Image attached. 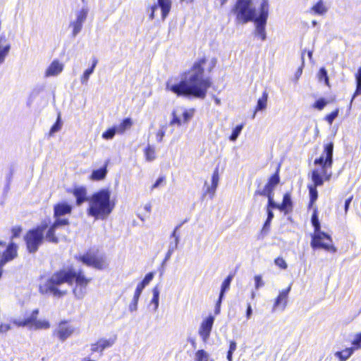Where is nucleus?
<instances>
[{
    "label": "nucleus",
    "instance_id": "1",
    "mask_svg": "<svg viewBox=\"0 0 361 361\" xmlns=\"http://www.w3.org/2000/svg\"><path fill=\"white\" fill-rule=\"evenodd\" d=\"M205 63L206 59L202 58L195 62L188 73H184L180 79L169 78L166 83V89L178 97L204 99L212 85L209 78H204Z\"/></svg>",
    "mask_w": 361,
    "mask_h": 361
},
{
    "label": "nucleus",
    "instance_id": "2",
    "mask_svg": "<svg viewBox=\"0 0 361 361\" xmlns=\"http://www.w3.org/2000/svg\"><path fill=\"white\" fill-rule=\"evenodd\" d=\"M91 279L85 276L82 269L76 271L73 267L61 269L54 272L46 281L39 286V292L42 295H51L56 298H61L67 294V290L59 289L63 283L73 285L75 281L77 286L73 293L77 299H82L85 295V287L90 282Z\"/></svg>",
    "mask_w": 361,
    "mask_h": 361
},
{
    "label": "nucleus",
    "instance_id": "3",
    "mask_svg": "<svg viewBox=\"0 0 361 361\" xmlns=\"http://www.w3.org/2000/svg\"><path fill=\"white\" fill-rule=\"evenodd\" d=\"M334 143L330 142L324 146V150L321 156L316 158L314 164L320 169H314L312 171L311 178L313 185H308L310 200L316 202L318 198L317 187L322 186L324 180H329L332 176L331 169L333 165Z\"/></svg>",
    "mask_w": 361,
    "mask_h": 361
},
{
    "label": "nucleus",
    "instance_id": "4",
    "mask_svg": "<svg viewBox=\"0 0 361 361\" xmlns=\"http://www.w3.org/2000/svg\"><path fill=\"white\" fill-rule=\"evenodd\" d=\"M114 207L115 203L111 200L110 190L101 189L90 197L87 213L95 219L104 220L112 212Z\"/></svg>",
    "mask_w": 361,
    "mask_h": 361
},
{
    "label": "nucleus",
    "instance_id": "5",
    "mask_svg": "<svg viewBox=\"0 0 361 361\" xmlns=\"http://www.w3.org/2000/svg\"><path fill=\"white\" fill-rule=\"evenodd\" d=\"M73 207L66 202H60L54 206L53 217L54 221H51L48 231H47V238L53 242L54 244L59 243V238L56 235V231L65 226L70 224L68 218L66 215L72 213Z\"/></svg>",
    "mask_w": 361,
    "mask_h": 361
},
{
    "label": "nucleus",
    "instance_id": "6",
    "mask_svg": "<svg viewBox=\"0 0 361 361\" xmlns=\"http://www.w3.org/2000/svg\"><path fill=\"white\" fill-rule=\"evenodd\" d=\"M311 224L314 227V233L311 235L310 246L313 250L324 249L334 253L337 249L332 244L330 235L321 230L317 209L315 208L311 216Z\"/></svg>",
    "mask_w": 361,
    "mask_h": 361
},
{
    "label": "nucleus",
    "instance_id": "7",
    "mask_svg": "<svg viewBox=\"0 0 361 361\" xmlns=\"http://www.w3.org/2000/svg\"><path fill=\"white\" fill-rule=\"evenodd\" d=\"M50 224L51 219H45L36 227L30 229L26 233L24 240L29 253H35L44 240L53 243L47 238V232L45 233V231H48Z\"/></svg>",
    "mask_w": 361,
    "mask_h": 361
},
{
    "label": "nucleus",
    "instance_id": "8",
    "mask_svg": "<svg viewBox=\"0 0 361 361\" xmlns=\"http://www.w3.org/2000/svg\"><path fill=\"white\" fill-rule=\"evenodd\" d=\"M238 24H246L258 17L253 0H237L231 9Z\"/></svg>",
    "mask_w": 361,
    "mask_h": 361
},
{
    "label": "nucleus",
    "instance_id": "9",
    "mask_svg": "<svg viewBox=\"0 0 361 361\" xmlns=\"http://www.w3.org/2000/svg\"><path fill=\"white\" fill-rule=\"evenodd\" d=\"M269 0H262L258 9V17L252 22L255 23V35L259 37L262 41L267 39L266 25L269 17Z\"/></svg>",
    "mask_w": 361,
    "mask_h": 361
},
{
    "label": "nucleus",
    "instance_id": "10",
    "mask_svg": "<svg viewBox=\"0 0 361 361\" xmlns=\"http://www.w3.org/2000/svg\"><path fill=\"white\" fill-rule=\"evenodd\" d=\"M89 9L86 5L75 13V19L71 21L69 27L72 28V37H75L82 30L83 24L85 22Z\"/></svg>",
    "mask_w": 361,
    "mask_h": 361
},
{
    "label": "nucleus",
    "instance_id": "11",
    "mask_svg": "<svg viewBox=\"0 0 361 361\" xmlns=\"http://www.w3.org/2000/svg\"><path fill=\"white\" fill-rule=\"evenodd\" d=\"M83 264L88 267H92L97 269L102 270L106 267L105 257L103 256H95L89 252L75 257Z\"/></svg>",
    "mask_w": 361,
    "mask_h": 361
},
{
    "label": "nucleus",
    "instance_id": "12",
    "mask_svg": "<svg viewBox=\"0 0 361 361\" xmlns=\"http://www.w3.org/2000/svg\"><path fill=\"white\" fill-rule=\"evenodd\" d=\"M159 8L161 11V18L163 20L169 15L171 8V0H157V4H154L150 7V13L149 15V19L152 20L154 18L155 11Z\"/></svg>",
    "mask_w": 361,
    "mask_h": 361
},
{
    "label": "nucleus",
    "instance_id": "13",
    "mask_svg": "<svg viewBox=\"0 0 361 361\" xmlns=\"http://www.w3.org/2000/svg\"><path fill=\"white\" fill-rule=\"evenodd\" d=\"M279 169L276 170V171L270 176L268 180V182L265 185L263 189L257 190L255 192V195H271L274 194V190L276 185L280 182V176H279Z\"/></svg>",
    "mask_w": 361,
    "mask_h": 361
},
{
    "label": "nucleus",
    "instance_id": "14",
    "mask_svg": "<svg viewBox=\"0 0 361 361\" xmlns=\"http://www.w3.org/2000/svg\"><path fill=\"white\" fill-rule=\"evenodd\" d=\"M214 322V317L212 315L208 316L202 321L199 329V334L204 341H207L209 338Z\"/></svg>",
    "mask_w": 361,
    "mask_h": 361
},
{
    "label": "nucleus",
    "instance_id": "15",
    "mask_svg": "<svg viewBox=\"0 0 361 361\" xmlns=\"http://www.w3.org/2000/svg\"><path fill=\"white\" fill-rule=\"evenodd\" d=\"M72 193L75 197L76 205L80 207L84 202H89L90 197L87 196V189L83 186H78L73 188Z\"/></svg>",
    "mask_w": 361,
    "mask_h": 361
},
{
    "label": "nucleus",
    "instance_id": "16",
    "mask_svg": "<svg viewBox=\"0 0 361 361\" xmlns=\"http://www.w3.org/2000/svg\"><path fill=\"white\" fill-rule=\"evenodd\" d=\"M66 324V322H61L56 330V334L61 341H66L74 331V329L72 326H67Z\"/></svg>",
    "mask_w": 361,
    "mask_h": 361
},
{
    "label": "nucleus",
    "instance_id": "17",
    "mask_svg": "<svg viewBox=\"0 0 361 361\" xmlns=\"http://www.w3.org/2000/svg\"><path fill=\"white\" fill-rule=\"evenodd\" d=\"M290 286H289L287 288L282 290L278 297L276 298L274 307H273V311H274L277 307H280L281 305L282 310H283L287 305V300H288V296L290 291Z\"/></svg>",
    "mask_w": 361,
    "mask_h": 361
},
{
    "label": "nucleus",
    "instance_id": "18",
    "mask_svg": "<svg viewBox=\"0 0 361 361\" xmlns=\"http://www.w3.org/2000/svg\"><path fill=\"white\" fill-rule=\"evenodd\" d=\"M293 201L290 192L283 195L282 202L280 204V212L284 213L285 215L288 214L293 210Z\"/></svg>",
    "mask_w": 361,
    "mask_h": 361
},
{
    "label": "nucleus",
    "instance_id": "19",
    "mask_svg": "<svg viewBox=\"0 0 361 361\" xmlns=\"http://www.w3.org/2000/svg\"><path fill=\"white\" fill-rule=\"evenodd\" d=\"M63 65L58 60H54L49 66L45 72L46 77L56 76L62 72Z\"/></svg>",
    "mask_w": 361,
    "mask_h": 361
},
{
    "label": "nucleus",
    "instance_id": "20",
    "mask_svg": "<svg viewBox=\"0 0 361 361\" xmlns=\"http://www.w3.org/2000/svg\"><path fill=\"white\" fill-rule=\"evenodd\" d=\"M109 161V159L106 160L102 167L93 170L91 173L90 178L93 180H101L104 179L107 174V166Z\"/></svg>",
    "mask_w": 361,
    "mask_h": 361
},
{
    "label": "nucleus",
    "instance_id": "21",
    "mask_svg": "<svg viewBox=\"0 0 361 361\" xmlns=\"http://www.w3.org/2000/svg\"><path fill=\"white\" fill-rule=\"evenodd\" d=\"M268 92L264 90L262 93L261 97H259L257 100V106L255 107V111L252 116V118L254 119L256 116L257 111H262L266 109L267 105L268 100Z\"/></svg>",
    "mask_w": 361,
    "mask_h": 361
},
{
    "label": "nucleus",
    "instance_id": "22",
    "mask_svg": "<svg viewBox=\"0 0 361 361\" xmlns=\"http://www.w3.org/2000/svg\"><path fill=\"white\" fill-rule=\"evenodd\" d=\"M114 344V341L107 340V339H100L96 343L92 344L91 350L92 352H100L111 347Z\"/></svg>",
    "mask_w": 361,
    "mask_h": 361
},
{
    "label": "nucleus",
    "instance_id": "23",
    "mask_svg": "<svg viewBox=\"0 0 361 361\" xmlns=\"http://www.w3.org/2000/svg\"><path fill=\"white\" fill-rule=\"evenodd\" d=\"M355 349L352 347L346 348L341 351H337L335 353V356L339 359L340 361H346L354 353Z\"/></svg>",
    "mask_w": 361,
    "mask_h": 361
},
{
    "label": "nucleus",
    "instance_id": "24",
    "mask_svg": "<svg viewBox=\"0 0 361 361\" xmlns=\"http://www.w3.org/2000/svg\"><path fill=\"white\" fill-rule=\"evenodd\" d=\"M2 255L8 258L10 261L17 256V246L14 243H9L2 253Z\"/></svg>",
    "mask_w": 361,
    "mask_h": 361
},
{
    "label": "nucleus",
    "instance_id": "25",
    "mask_svg": "<svg viewBox=\"0 0 361 361\" xmlns=\"http://www.w3.org/2000/svg\"><path fill=\"white\" fill-rule=\"evenodd\" d=\"M133 126V121L130 118H124L119 125L115 126L118 133L123 134L126 130Z\"/></svg>",
    "mask_w": 361,
    "mask_h": 361
},
{
    "label": "nucleus",
    "instance_id": "26",
    "mask_svg": "<svg viewBox=\"0 0 361 361\" xmlns=\"http://www.w3.org/2000/svg\"><path fill=\"white\" fill-rule=\"evenodd\" d=\"M233 276L229 274L223 281L219 293L220 298H224L226 293L229 290Z\"/></svg>",
    "mask_w": 361,
    "mask_h": 361
},
{
    "label": "nucleus",
    "instance_id": "27",
    "mask_svg": "<svg viewBox=\"0 0 361 361\" xmlns=\"http://www.w3.org/2000/svg\"><path fill=\"white\" fill-rule=\"evenodd\" d=\"M39 314L38 309H35L32 312L30 317L25 318L23 321L19 323L20 326H25L27 325L33 324L35 323L37 317Z\"/></svg>",
    "mask_w": 361,
    "mask_h": 361
},
{
    "label": "nucleus",
    "instance_id": "28",
    "mask_svg": "<svg viewBox=\"0 0 361 361\" xmlns=\"http://www.w3.org/2000/svg\"><path fill=\"white\" fill-rule=\"evenodd\" d=\"M159 294H160V291H159V289L158 288V286H155L153 289H152V298L151 300V302H150V305H152L154 307H153V310L155 312L157 310L158 307H159Z\"/></svg>",
    "mask_w": 361,
    "mask_h": 361
},
{
    "label": "nucleus",
    "instance_id": "29",
    "mask_svg": "<svg viewBox=\"0 0 361 361\" xmlns=\"http://www.w3.org/2000/svg\"><path fill=\"white\" fill-rule=\"evenodd\" d=\"M312 11L317 15L322 16L327 12V8L324 5L322 0H319L312 7Z\"/></svg>",
    "mask_w": 361,
    "mask_h": 361
},
{
    "label": "nucleus",
    "instance_id": "30",
    "mask_svg": "<svg viewBox=\"0 0 361 361\" xmlns=\"http://www.w3.org/2000/svg\"><path fill=\"white\" fill-rule=\"evenodd\" d=\"M144 152L147 161H152L156 159L155 148L153 146L148 145Z\"/></svg>",
    "mask_w": 361,
    "mask_h": 361
},
{
    "label": "nucleus",
    "instance_id": "31",
    "mask_svg": "<svg viewBox=\"0 0 361 361\" xmlns=\"http://www.w3.org/2000/svg\"><path fill=\"white\" fill-rule=\"evenodd\" d=\"M260 196L267 197L268 199L267 208L279 209L280 211V204L276 202L274 199V194L271 195H259Z\"/></svg>",
    "mask_w": 361,
    "mask_h": 361
},
{
    "label": "nucleus",
    "instance_id": "32",
    "mask_svg": "<svg viewBox=\"0 0 361 361\" xmlns=\"http://www.w3.org/2000/svg\"><path fill=\"white\" fill-rule=\"evenodd\" d=\"M116 133H118L117 129L115 126H114L104 131L102 133V137L104 140H112Z\"/></svg>",
    "mask_w": 361,
    "mask_h": 361
},
{
    "label": "nucleus",
    "instance_id": "33",
    "mask_svg": "<svg viewBox=\"0 0 361 361\" xmlns=\"http://www.w3.org/2000/svg\"><path fill=\"white\" fill-rule=\"evenodd\" d=\"M154 278V273L153 272H149L147 273L142 281L137 284V287L140 288L142 290H144V288L152 281Z\"/></svg>",
    "mask_w": 361,
    "mask_h": 361
},
{
    "label": "nucleus",
    "instance_id": "34",
    "mask_svg": "<svg viewBox=\"0 0 361 361\" xmlns=\"http://www.w3.org/2000/svg\"><path fill=\"white\" fill-rule=\"evenodd\" d=\"M318 78L319 81H323L325 85H329V79L327 73V71L324 67H322L318 73Z\"/></svg>",
    "mask_w": 361,
    "mask_h": 361
},
{
    "label": "nucleus",
    "instance_id": "35",
    "mask_svg": "<svg viewBox=\"0 0 361 361\" xmlns=\"http://www.w3.org/2000/svg\"><path fill=\"white\" fill-rule=\"evenodd\" d=\"M62 127V121L60 117V115L58 116V118L54 123V124L51 126L49 130V135L52 136L55 133L59 132Z\"/></svg>",
    "mask_w": 361,
    "mask_h": 361
},
{
    "label": "nucleus",
    "instance_id": "36",
    "mask_svg": "<svg viewBox=\"0 0 361 361\" xmlns=\"http://www.w3.org/2000/svg\"><path fill=\"white\" fill-rule=\"evenodd\" d=\"M327 104H328V101L325 98L321 97L319 99L315 101V102L313 104L312 106L315 109L322 111L327 105Z\"/></svg>",
    "mask_w": 361,
    "mask_h": 361
},
{
    "label": "nucleus",
    "instance_id": "37",
    "mask_svg": "<svg viewBox=\"0 0 361 361\" xmlns=\"http://www.w3.org/2000/svg\"><path fill=\"white\" fill-rule=\"evenodd\" d=\"M243 126L242 124L236 126L232 130L231 135L229 137L231 141H235L238 137L243 130Z\"/></svg>",
    "mask_w": 361,
    "mask_h": 361
},
{
    "label": "nucleus",
    "instance_id": "38",
    "mask_svg": "<svg viewBox=\"0 0 361 361\" xmlns=\"http://www.w3.org/2000/svg\"><path fill=\"white\" fill-rule=\"evenodd\" d=\"M94 73V71L88 68L86 69L80 78V82L82 85H87L90 75Z\"/></svg>",
    "mask_w": 361,
    "mask_h": 361
},
{
    "label": "nucleus",
    "instance_id": "39",
    "mask_svg": "<svg viewBox=\"0 0 361 361\" xmlns=\"http://www.w3.org/2000/svg\"><path fill=\"white\" fill-rule=\"evenodd\" d=\"M209 357L208 353L204 350H198L195 353V361H205Z\"/></svg>",
    "mask_w": 361,
    "mask_h": 361
},
{
    "label": "nucleus",
    "instance_id": "40",
    "mask_svg": "<svg viewBox=\"0 0 361 361\" xmlns=\"http://www.w3.org/2000/svg\"><path fill=\"white\" fill-rule=\"evenodd\" d=\"M339 113L338 109H335L329 114H327L325 117V120L331 125L334 121L338 117Z\"/></svg>",
    "mask_w": 361,
    "mask_h": 361
},
{
    "label": "nucleus",
    "instance_id": "41",
    "mask_svg": "<svg viewBox=\"0 0 361 361\" xmlns=\"http://www.w3.org/2000/svg\"><path fill=\"white\" fill-rule=\"evenodd\" d=\"M351 343L355 350L361 348V332L355 334Z\"/></svg>",
    "mask_w": 361,
    "mask_h": 361
},
{
    "label": "nucleus",
    "instance_id": "42",
    "mask_svg": "<svg viewBox=\"0 0 361 361\" xmlns=\"http://www.w3.org/2000/svg\"><path fill=\"white\" fill-rule=\"evenodd\" d=\"M219 181V169L216 168L214 171L212 176V185H214V188H217Z\"/></svg>",
    "mask_w": 361,
    "mask_h": 361
},
{
    "label": "nucleus",
    "instance_id": "43",
    "mask_svg": "<svg viewBox=\"0 0 361 361\" xmlns=\"http://www.w3.org/2000/svg\"><path fill=\"white\" fill-rule=\"evenodd\" d=\"M361 94V81H356V89L350 102L349 109L351 108L354 99Z\"/></svg>",
    "mask_w": 361,
    "mask_h": 361
},
{
    "label": "nucleus",
    "instance_id": "44",
    "mask_svg": "<svg viewBox=\"0 0 361 361\" xmlns=\"http://www.w3.org/2000/svg\"><path fill=\"white\" fill-rule=\"evenodd\" d=\"M193 114L194 109L185 110L182 114L184 122H188L193 116Z\"/></svg>",
    "mask_w": 361,
    "mask_h": 361
},
{
    "label": "nucleus",
    "instance_id": "45",
    "mask_svg": "<svg viewBox=\"0 0 361 361\" xmlns=\"http://www.w3.org/2000/svg\"><path fill=\"white\" fill-rule=\"evenodd\" d=\"M275 264L282 269H286L288 267L287 263L282 257H277L274 260Z\"/></svg>",
    "mask_w": 361,
    "mask_h": 361
},
{
    "label": "nucleus",
    "instance_id": "46",
    "mask_svg": "<svg viewBox=\"0 0 361 361\" xmlns=\"http://www.w3.org/2000/svg\"><path fill=\"white\" fill-rule=\"evenodd\" d=\"M272 220H269V219H266L264 225H263V227L262 228V231H261V234L264 236V235H266L269 231V228H270V225H271V222Z\"/></svg>",
    "mask_w": 361,
    "mask_h": 361
},
{
    "label": "nucleus",
    "instance_id": "47",
    "mask_svg": "<svg viewBox=\"0 0 361 361\" xmlns=\"http://www.w3.org/2000/svg\"><path fill=\"white\" fill-rule=\"evenodd\" d=\"M172 116H173V118L170 122V125L171 126L178 125L180 126L181 125V120H180V118L176 114L175 111H173L172 112Z\"/></svg>",
    "mask_w": 361,
    "mask_h": 361
},
{
    "label": "nucleus",
    "instance_id": "48",
    "mask_svg": "<svg viewBox=\"0 0 361 361\" xmlns=\"http://www.w3.org/2000/svg\"><path fill=\"white\" fill-rule=\"evenodd\" d=\"M10 260L4 257L3 255H1V259H0V279L2 277L3 275V268L6 265L7 262H8Z\"/></svg>",
    "mask_w": 361,
    "mask_h": 361
},
{
    "label": "nucleus",
    "instance_id": "49",
    "mask_svg": "<svg viewBox=\"0 0 361 361\" xmlns=\"http://www.w3.org/2000/svg\"><path fill=\"white\" fill-rule=\"evenodd\" d=\"M255 283L256 289H259L264 286V282L260 275H257L255 276Z\"/></svg>",
    "mask_w": 361,
    "mask_h": 361
},
{
    "label": "nucleus",
    "instance_id": "50",
    "mask_svg": "<svg viewBox=\"0 0 361 361\" xmlns=\"http://www.w3.org/2000/svg\"><path fill=\"white\" fill-rule=\"evenodd\" d=\"M224 298H220L219 296V298L216 302V305H215V308H214V314L216 315L219 314L221 312V302L223 301Z\"/></svg>",
    "mask_w": 361,
    "mask_h": 361
},
{
    "label": "nucleus",
    "instance_id": "51",
    "mask_svg": "<svg viewBox=\"0 0 361 361\" xmlns=\"http://www.w3.org/2000/svg\"><path fill=\"white\" fill-rule=\"evenodd\" d=\"M181 226L182 224L176 226L170 236L171 238H174V240H177L178 242L180 241V236L178 235L177 231L181 227Z\"/></svg>",
    "mask_w": 361,
    "mask_h": 361
},
{
    "label": "nucleus",
    "instance_id": "52",
    "mask_svg": "<svg viewBox=\"0 0 361 361\" xmlns=\"http://www.w3.org/2000/svg\"><path fill=\"white\" fill-rule=\"evenodd\" d=\"M12 238H18L22 232V228L20 226H16L12 228Z\"/></svg>",
    "mask_w": 361,
    "mask_h": 361
},
{
    "label": "nucleus",
    "instance_id": "53",
    "mask_svg": "<svg viewBox=\"0 0 361 361\" xmlns=\"http://www.w3.org/2000/svg\"><path fill=\"white\" fill-rule=\"evenodd\" d=\"M165 135V130L164 127L163 126L157 133V140L159 142H161L163 140V138Z\"/></svg>",
    "mask_w": 361,
    "mask_h": 361
},
{
    "label": "nucleus",
    "instance_id": "54",
    "mask_svg": "<svg viewBox=\"0 0 361 361\" xmlns=\"http://www.w3.org/2000/svg\"><path fill=\"white\" fill-rule=\"evenodd\" d=\"M216 188H214V185L208 186L203 196H205L207 193H209L210 195V197L212 198L215 194Z\"/></svg>",
    "mask_w": 361,
    "mask_h": 361
},
{
    "label": "nucleus",
    "instance_id": "55",
    "mask_svg": "<svg viewBox=\"0 0 361 361\" xmlns=\"http://www.w3.org/2000/svg\"><path fill=\"white\" fill-rule=\"evenodd\" d=\"M165 180V178L164 176L159 177L155 183L152 185V189L157 188Z\"/></svg>",
    "mask_w": 361,
    "mask_h": 361
},
{
    "label": "nucleus",
    "instance_id": "56",
    "mask_svg": "<svg viewBox=\"0 0 361 361\" xmlns=\"http://www.w3.org/2000/svg\"><path fill=\"white\" fill-rule=\"evenodd\" d=\"M178 243L179 242L177 240L170 242L168 250L174 252L178 248Z\"/></svg>",
    "mask_w": 361,
    "mask_h": 361
},
{
    "label": "nucleus",
    "instance_id": "57",
    "mask_svg": "<svg viewBox=\"0 0 361 361\" xmlns=\"http://www.w3.org/2000/svg\"><path fill=\"white\" fill-rule=\"evenodd\" d=\"M353 200V196H350L348 198H347L345 200V204H344V210H345V213L346 214L349 209V207H350V203Z\"/></svg>",
    "mask_w": 361,
    "mask_h": 361
},
{
    "label": "nucleus",
    "instance_id": "58",
    "mask_svg": "<svg viewBox=\"0 0 361 361\" xmlns=\"http://www.w3.org/2000/svg\"><path fill=\"white\" fill-rule=\"evenodd\" d=\"M245 315L247 319H250L252 315V309L250 303H247Z\"/></svg>",
    "mask_w": 361,
    "mask_h": 361
},
{
    "label": "nucleus",
    "instance_id": "59",
    "mask_svg": "<svg viewBox=\"0 0 361 361\" xmlns=\"http://www.w3.org/2000/svg\"><path fill=\"white\" fill-rule=\"evenodd\" d=\"M173 252L168 250L166 255H165V257H164V259L162 262V266H164V264L170 259V258L171 257V255H173Z\"/></svg>",
    "mask_w": 361,
    "mask_h": 361
},
{
    "label": "nucleus",
    "instance_id": "60",
    "mask_svg": "<svg viewBox=\"0 0 361 361\" xmlns=\"http://www.w3.org/2000/svg\"><path fill=\"white\" fill-rule=\"evenodd\" d=\"M236 348H237V344H236L235 341H230L229 349L228 351L233 353L236 350Z\"/></svg>",
    "mask_w": 361,
    "mask_h": 361
},
{
    "label": "nucleus",
    "instance_id": "61",
    "mask_svg": "<svg viewBox=\"0 0 361 361\" xmlns=\"http://www.w3.org/2000/svg\"><path fill=\"white\" fill-rule=\"evenodd\" d=\"M267 219L273 220L274 217V214L273 212V209L267 208Z\"/></svg>",
    "mask_w": 361,
    "mask_h": 361
},
{
    "label": "nucleus",
    "instance_id": "62",
    "mask_svg": "<svg viewBox=\"0 0 361 361\" xmlns=\"http://www.w3.org/2000/svg\"><path fill=\"white\" fill-rule=\"evenodd\" d=\"M37 326L38 327H41V328H44V329H47L49 327V323L47 321H44L43 322H39L37 323Z\"/></svg>",
    "mask_w": 361,
    "mask_h": 361
},
{
    "label": "nucleus",
    "instance_id": "63",
    "mask_svg": "<svg viewBox=\"0 0 361 361\" xmlns=\"http://www.w3.org/2000/svg\"><path fill=\"white\" fill-rule=\"evenodd\" d=\"M137 310V305L135 303L130 302L129 305V311L135 312Z\"/></svg>",
    "mask_w": 361,
    "mask_h": 361
},
{
    "label": "nucleus",
    "instance_id": "64",
    "mask_svg": "<svg viewBox=\"0 0 361 361\" xmlns=\"http://www.w3.org/2000/svg\"><path fill=\"white\" fill-rule=\"evenodd\" d=\"M355 81H361V67L358 68L355 74Z\"/></svg>",
    "mask_w": 361,
    "mask_h": 361
}]
</instances>
